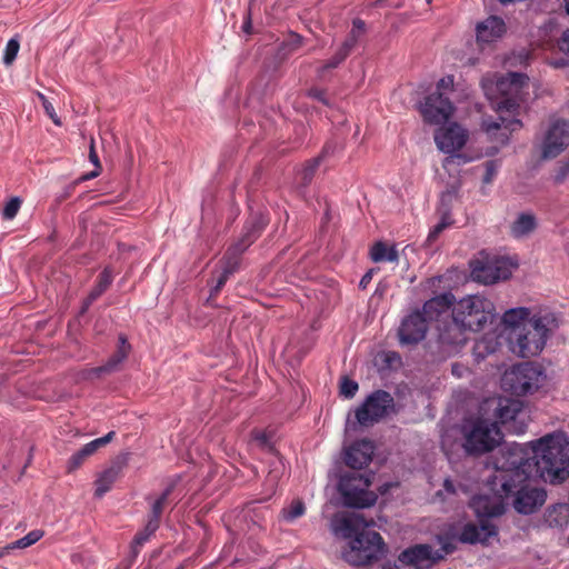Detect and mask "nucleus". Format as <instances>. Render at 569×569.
<instances>
[{"instance_id": "nucleus-12", "label": "nucleus", "mask_w": 569, "mask_h": 569, "mask_svg": "<svg viewBox=\"0 0 569 569\" xmlns=\"http://www.w3.org/2000/svg\"><path fill=\"white\" fill-rule=\"evenodd\" d=\"M370 486V475L363 476L350 472L341 476L338 490L346 506L353 508H367L373 506L377 500V495L369 490Z\"/></svg>"}, {"instance_id": "nucleus-55", "label": "nucleus", "mask_w": 569, "mask_h": 569, "mask_svg": "<svg viewBox=\"0 0 569 569\" xmlns=\"http://www.w3.org/2000/svg\"><path fill=\"white\" fill-rule=\"evenodd\" d=\"M498 150H499V149H498L497 147H493V148H491L490 150H488V151H487V154H488V156H492V154L497 153V152H498Z\"/></svg>"}, {"instance_id": "nucleus-26", "label": "nucleus", "mask_w": 569, "mask_h": 569, "mask_svg": "<svg viewBox=\"0 0 569 569\" xmlns=\"http://www.w3.org/2000/svg\"><path fill=\"white\" fill-rule=\"evenodd\" d=\"M122 473V465L114 463L111 467L103 470L97 478L94 485V496L101 498L104 496L113 486V483L120 478Z\"/></svg>"}, {"instance_id": "nucleus-36", "label": "nucleus", "mask_w": 569, "mask_h": 569, "mask_svg": "<svg viewBox=\"0 0 569 569\" xmlns=\"http://www.w3.org/2000/svg\"><path fill=\"white\" fill-rule=\"evenodd\" d=\"M559 50L566 54L565 58L552 59L549 64L553 68H563L569 66V28L562 33L559 40Z\"/></svg>"}, {"instance_id": "nucleus-34", "label": "nucleus", "mask_w": 569, "mask_h": 569, "mask_svg": "<svg viewBox=\"0 0 569 569\" xmlns=\"http://www.w3.org/2000/svg\"><path fill=\"white\" fill-rule=\"evenodd\" d=\"M170 495V488L166 489L164 492L152 503L151 515L147 522L148 532H156L159 528V519L163 510V506L168 496Z\"/></svg>"}, {"instance_id": "nucleus-54", "label": "nucleus", "mask_w": 569, "mask_h": 569, "mask_svg": "<svg viewBox=\"0 0 569 569\" xmlns=\"http://www.w3.org/2000/svg\"><path fill=\"white\" fill-rule=\"evenodd\" d=\"M242 28H243L244 32L249 33L250 32V28H251L250 20L244 21Z\"/></svg>"}, {"instance_id": "nucleus-31", "label": "nucleus", "mask_w": 569, "mask_h": 569, "mask_svg": "<svg viewBox=\"0 0 569 569\" xmlns=\"http://www.w3.org/2000/svg\"><path fill=\"white\" fill-rule=\"evenodd\" d=\"M370 258L373 262H396L399 254L396 246H387L385 242L378 241L370 249Z\"/></svg>"}, {"instance_id": "nucleus-3", "label": "nucleus", "mask_w": 569, "mask_h": 569, "mask_svg": "<svg viewBox=\"0 0 569 569\" xmlns=\"http://www.w3.org/2000/svg\"><path fill=\"white\" fill-rule=\"evenodd\" d=\"M551 321L548 316L531 315L527 307L506 310L501 325L511 352L521 358L538 356L549 339Z\"/></svg>"}, {"instance_id": "nucleus-48", "label": "nucleus", "mask_w": 569, "mask_h": 569, "mask_svg": "<svg viewBox=\"0 0 569 569\" xmlns=\"http://www.w3.org/2000/svg\"><path fill=\"white\" fill-rule=\"evenodd\" d=\"M373 272H375V270L370 269L362 276V278L359 282L360 288H362V289L367 288V286L370 283V281L372 279Z\"/></svg>"}, {"instance_id": "nucleus-44", "label": "nucleus", "mask_w": 569, "mask_h": 569, "mask_svg": "<svg viewBox=\"0 0 569 569\" xmlns=\"http://www.w3.org/2000/svg\"><path fill=\"white\" fill-rule=\"evenodd\" d=\"M485 168H486V173L483 176V183L489 184L492 182V180L497 176L498 170L500 168V162L498 160L487 161L485 164Z\"/></svg>"}, {"instance_id": "nucleus-57", "label": "nucleus", "mask_w": 569, "mask_h": 569, "mask_svg": "<svg viewBox=\"0 0 569 569\" xmlns=\"http://www.w3.org/2000/svg\"><path fill=\"white\" fill-rule=\"evenodd\" d=\"M441 445H442V448H446V446H447V440H446V438H445V437L442 438Z\"/></svg>"}, {"instance_id": "nucleus-22", "label": "nucleus", "mask_w": 569, "mask_h": 569, "mask_svg": "<svg viewBox=\"0 0 569 569\" xmlns=\"http://www.w3.org/2000/svg\"><path fill=\"white\" fill-rule=\"evenodd\" d=\"M506 32L505 21L497 17L490 16L476 27L477 41L481 44L496 42Z\"/></svg>"}, {"instance_id": "nucleus-43", "label": "nucleus", "mask_w": 569, "mask_h": 569, "mask_svg": "<svg viewBox=\"0 0 569 569\" xmlns=\"http://www.w3.org/2000/svg\"><path fill=\"white\" fill-rule=\"evenodd\" d=\"M358 388L359 386L355 380L343 378L340 383V393L350 399L357 393Z\"/></svg>"}, {"instance_id": "nucleus-9", "label": "nucleus", "mask_w": 569, "mask_h": 569, "mask_svg": "<svg viewBox=\"0 0 569 569\" xmlns=\"http://www.w3.org/2000/svg\"><path fill=\"white\" fill-rule=\"evenodd\" d=\"M480 411L490 417L497 426H507L508 431L515 435L525 433L529 416L519 400L509 398L487 399L480 406Z\"/></svg>"}, {"instance_id": "nucleus-25", "label": "nucleus", "mask_w": 569, "mask_h": 569, "mask_svg": "<svg viewBox=\"0 0 569 569\" xmlns=\"http://www.w3.org/2000/svg\"><path fill=\"white\" fill-rule=\"evenodd\" d=\"M130 351V346L127 342L124 336L119 337V347L117 351L110 357V359L106 362V365L92 368L89 371V376L99 377L102 373H109L114 371L118 366L128 357Z\"/></svg>"}, {"instance_id": "nucleus-41", "label": "nucleus", "mask_w": 569, "mask_h": 569, "mask_svg": "<svg viewBox=\"0 0 569 569\" xmlns=\"http://www.w3.org/2000/svg\"><path fill=\"white\" fill-rule=\"evenodd\" d=\"M37 97L40 100L46 114L53 121L56 126H61V120L56 113L52 103L47 99V97L41 92H37Z\"/></svg>"}, {"instance_id": "nucleus-1", "label": "nucleus", "mask_w": 569, "mask_h": 569, "mask_svg": "<svg viewBox=\"0 0 569 569\" xmlns=\"http://www.w3.org/2000/svg\"><path fill=\"white\" fill-rule=\"evenodd\" d=\"M495 468L493 489L502 497L511 498L512 507L518 513L531 515L546 502V490L530 481L533 475L532 463L520 443L505 446L496 459Z\"/></svg>"}, {"instance_id": "nucleus-35", "label": "nucleus", "mask_w": 569, "mask_h": 569, "mask_svg": "<svg viewBox=\"0 0 569 569\" xmlns=\"http://www.w3.org/2000/svg\"><path fill=\"white\" fill-rule=\"evenodd\" d=\"M306 512L305 503L297 499L293 500L289 506L284 507L281 511V517L287 522H292L296 519L303 516Z\"/></svg>"}, {"instance_id": "nucleus-39", "label": "nucleus", "mask_w": 569, "mask_h": 569, "mask_svg": "<svg viewBox=\"0 0 569 569\" xmlns=\"http://www.w3.org/2000/svg\"><path fill=\"white\" fill-rule=\"evenodd\" d=\"M20 49V43L17 38H11L6 46L4 53H3V63L7 66H10L14 59L17 58V54Z\"/></svg>"}, {"instance_id": "nucleus-40", "label": "nucleus", "mask_w": 569, "mask_h": 569, "mask_svg": "<svg viewBox=\"0 0 569 569\" xmlns=\"http://www.w3.org/2000/svg\"><path fill=\"white\" fill-rule=\"evenodd\" d=\"M365 31V22L360 19H356L353 21L352 29L350 31V34L346 39V41L342 43L345 46H348L349 49H352L356 44L358 38Z\"/></svg>"}, {"instance_id": "nucleus-10", "label": "nucleus", "mask_w": 569, "mask_h": 569, "mask_svg": "<svg viewBox=\"0 0 569 569\" xmlns=\"http://www.w3.org/2000/svg\"><path fill=\"white\" fill-rule=\"evenodd\" d=\"M469 133L467 129L456 122L437 130L435 133V142L440 151L448 154L443 161L445 167L451 164L461 166L476 159V157H468L460 152L467 143Z\"/></svg>"}, {"instance_id": "nucleus-24", "label": "nucleus", "mask_w": 569, "mask_h": 569, "mask_svg": "<svg viewBox=\"0 0 569 569\" xmlns=\"http://www.w3.org/2000/svg\"><path fill=\"white\" fill-rule=\"evenodd\" d=\"M114 437V431L108 432L101 438H97L86 443L79 451L74 452L69 460V470L72 471L79 468L84 459L93 455L98 449L109 443Z\"/></svg>"}, {"instance_id": "nucleus-29", "label": "nucleus", "mask_w": 569, "mask_h": 569, "mask_svg": "<svg viewBox=\"0 0 569 569\" xmlns=\"http://www.w3.org/2000/svg\"><path fill=\"white\" fill-rule=\"evenodd\" d=\"M338 148V144L327 143L322 150V153L320 157L309 160L305 167L299 171L298 179L302 186H307L310 183V181L313 178V174L316 172V169L318 168L320 160L323 157H327L329 153H333L336 149Z\"/></svg>"}, {"instance_id": "nucleus-2", "label": "nucleus", "mask_w": 569, "mask_h": 569, "mask_svg": "<svg viewBox=\"0 0 569 569\" xmlns=\"http://www.w3.org/2000/svg\"><path fill=\"white\" fill-rule=\"evenodd\" d=\"M481 87L491 108L498 113L497 120L485 118L481 127L492 141L505 146L511 132L521 127L517 116L529 94V78L520 72H509L506 76L491 73L482 78Z\"/></svg>"}, {"instance_id": "nucleus-32", "label": "nucleus", "mask_w": 569, "mask_h": 569, "mask_svg": "<svg viewBox=\"0 0 569 569\" xmlns=\"http://www.w3.org/2000/svg\"><path fill=\"white\" fill-rule=\"evenodd\" d=\"M44 532L42 530L36 529L28 532L24 537L0 548V556L9 555L11 550L13 549H24L28 548L36 542H38L42 537Z\"/></svg>"}, {"instance_id": "nucleus-33", "label": "nucleus", "mask_w": 569, "mask_h": 569, "mask_svg": "<svg viewBox=\"0 0 569 569\" xmlns=\"http://www.w3.org/2000/svg\"><path fill=\"white\" fill-rule=\"evenodd\" d=\"M536 228V219L532 214L521 213L511 226V233L516 238L529 234Z\"/></svg>"}, {"instance_id": "nucleus-58", "label": "nucleus", "mask_w": 569, "mask_h": 569, "mask_svg": "<svg viewBox=\"0 0 569 569\" xmlns=\"http://www.w3.org/2000/svg\"><path fill=\"white\" fill-rule=\"evenodd\" d=\"M456 370H457V365H453L452 366V372L456 373Z\"/></svg>"}, {"instance_id": "nucleus-11", "label": "nucleus", "mask_w": 569, "mask_h": 569, "mask_svg": "<svg viewBox=\"0 0 569 569\" xmlns=\"http://www.w3.org/2000/svg\"><path fill=\"white\" fill-rule=\"evenodd\" d=\"M543 379L541 369L530 362L518 363L506 370L501 377L503 390L516 396L536 391Z\"/></svg>"}, {"instance_id": "nucleus-14", "label": "nucleus", "mask_w": 569, "mask_h": 569, "mask_svg": "<svg viewBox=\"0 0 569 569\" xmlns=\"http://www.w3.org/2000/svg\"><path fill=\"white\" fill-rule=\"evenodd\" d=\"M516 267L508 258L486 254L471 262V278L482 284H492L508 279Z\"/></svg>"}, {"instance_id": "nucleus-13", "label": "nucleus", "mask_w": 569, "mask_h": 569, "mask_svg": "<svg viewBox=\"0 0 569 569\" xmlns=\"http://www.w3.org/2000/svg\"><path fill=\"white\" fill-rule=\"evenodd\" d=\"M396 412L393 397L385 390H376L355 410V418L360 426L368 427Z\"/></svg>"}, {"instance_id": "nucleus-49", "label": "nucleus", "mask_w": 569, "mask_h": 569, "mask_svg": "<svg viewBox=\"0 0 569 569\" xmlns=\"http://www.w3.org/2000/svg\"><path fill=\"white\" fill-rule=\"evenodd\" d=\"M89 158H90V161L99 169L100 168V162H99L98 154L94 151L93 142H91V146H90Z\"/></svg>"}, {"instance_id": "nucleus-37", "label": "nucleus", "mask_w": 569, "mask_h": 569, "mask_svg": "<svg viewBox=\"0 0 569 569\" xmlns=\"http://www.w3.org/2000/svg\"><path fill=\"white\" fill-rule=\"evenodd\" d=\"M350 51L351 49L348 46L342 44L335 56L319 68V74L322 77L326 71L337 68L348 57Z\"/></svg>"}, {"instance_id": "nucleus-52", "label": "nucleus", "mask_w": 569, "mask_h": 569, "mask_svg": "<svg viewBox=\"0 0 569 569\" xmlns=\"http://www.w3.org/2000/svg\"><path fill=\"white\" fill-rule=\"evenodd\" d=\"M443 487H445V490H446L448 493H455V492H456L455 485H453V482H452L451 480H449V479H446V480H445Z\"/></svg>"}, {"instance_id": "nucleus-5", "label": "nucleus", "mask_w": 569, "mask_h": 569, "mask_svg": "<svg viewBox=\"0 0 569 569\" xmlns=\"http://www.w3.org/2000/svg\"><path fill=\"white\" fill-rule=\"evenodd\" d=\"M521 446L528 452L532 472L546 482L560 483L569 477V438L563 431Z\"/></svg>"}, {"instance_id": "nucleus-59", "label": "nucleus", "mask_w": 569, "mask_h": 569, "mask_svg": "<svg viewBox=\"0 0 569 569\" xmlns=\"http://www.w3.org/2000/svg\"><path fill=\"white\" fill-rule=\"evenodd\" d=\"M129 566H127L124 569H128Z\"/></svg>"}, {"instance_id": "nucleus-20", "label": "nucleus", "mask_w": 569, "mask_h": 569, "mask_svg": "<svg viewBox=\"0 0 569 569\" xmlns=\"http://www.w3.org/2000/svg\"><path fill=\"white\" fill-rule=\"evenodd\" d=\"M479 525L466 523L459 536L458 540L462 543H487L490 538L498 535L497 527L489 519H479Z\"/></svg>"}, {"instance_id": "nucleus-60", "label": "nucleus", "mask_w": 569, "mask_h": 569, "mask_svg": "<svg viewBox=\"0 0 569 569\" xmlns=\"http://www.w3.org/2000/svg\"><path fill=\"white\" fill-rule=\"evenodd\" d=\"M3 556H0V558H2Z\"/></svg>"}, {"instance_id": "nucleus-28", "label": "nucleus", "mask_w": 569, "mask_h": 569, "mask_svg": "<svg viewBox=\"0 0 569 569\" xmlns=\"http://www.w3.org/2000/svg\"><path fill=\"white\" fill-rule=\"evenodd\" d=\"M500 346L499 337L495 332L486 333L473 346V356L477 361L493 353Z\"/></svg>"}, {"instance_id": "nucleus-4", "label": "nucleus", "mask_w": 569, "mask_h": 569, "mask_svg": "<svg viewBox=\"0 0 569 569\" xmlns=\"http://www.w3.org/2000/svg\"><path fill=\"white\" fill-rule=\"evenodd\" d=\"M375 526V521L366 520L358 512H340L331 520L333 535L351 539L350 547L343 552V558L352 566H365L378 560L385 555L382 537L375 531L363 532L365 528Z\"/></svg>"}, {"instance_id": "nucleus-15", "label": "nucleus", "mask_w": 569, "mask_h": 569, "mask_svg": "<svg viewBox=\"0 0 569 569\" xmlns=\"http://www.w3.org/2000/svg\"><path fill=\"white\" fill-rule=\"evenodd\" d=\"M441 548L439 550H433V548L429 545H416L411 548L403 550L398 560L402 565L412 566L416 569H425L429 568L435 562L445 558V556L451 553L453 551V546L443 540L442 538L438 539Z\"/></svg>"}, {"instance_id": "nucleus-17", "label": "nucleus", "mask_w": 569, "mask_h": 569, "mask_svg": "<svg viewBox=\"0 0 569 569\" xmlns=\"http://www.w3.org/2000/svg\"><path fill=\"white\" fill-rule=\"evenodd\" d=\"M569 144V121L562 119L552 120L547 130L541 152L543 159H551L561 153Z\"/></svg>"}, {"instance_id": "nucleus-7", "label": "nucleus", "mask_w": 569, "mask_h": 569, "mask_svg": "<svg viewBox=\"0 0 569 569\" xmlns=\"http://www.w3.org/2000/svg\"><path fill=\"white\" fill-rule=\"evenodd\" d=\"M460 433L461 446L465 452L470 456L490 452L502 441L500 427L481 411L480 416L462 421Z\"/></svg>"}, {"instance_id": "nucleus-46", "label": "nucleus", "mask_w": 569, "mask_h": 569, "mask_svg": "<svg viewBox=\"0 0 569 569\" xmlns=\"http://www.w3.org/2000/svg\"><path fill=\"white\" fill-rule=\"evenodd\" d=\"M154 532H148L147 526L144 529L140 532H138L133 539L132 549L134 551V555L138 552V548L141 547Z\"/></svg>"}, {"instance_id": "nucleus-47", "label": "nucleus", "mask_w": 569, "mask_h": 569, "mask_svg": "<svg viewBox=\"0 0 569 569\" xmlns=\"http://www.w3.org/2000/svg\"><path fill=\"white\" fill-rule=\"evenodd\" d=\"M569 174V161L562 164L557 173L555 174V181L556 183H561L566 180V178Z\"/></svg>"}, {"instance_id": "nucleus-16", "label": "nucleus", "mask_w": 569, "mask_h": 569, "mask_svg": "<svg viewBox=\"0 0 569 569\" xmlns=\"http://www.w3.org/2000/svg\"><path fill=\"white\" fill-rule=\"evenodd\" d=\"M266 221L263 218H259L253 222L251 227L247 228V232L244 237L232 247L229 248L227 252V259L222 271L219 273L217 278V283L212 288V293L216 295L220 291V289L224 286L229 276L233 273L238 267V256L243 252L256 239L257 233L266 226Z\"/></svg>"}, {"instance_id": "nucleus-8", "label": "nucleus", "mask_w": 569, "mask_h": 569, "mask_svg": "<svg viewBox=\"0 0 569 569\" xmlns=\"http://www.w3.org/2000/svg\"><path fill=\"white\" fill-rule=\"evenodd\" d=\"M455 78L448 74L439 79L435 91L428 94L423 102L419 104L420 113L423 120L430 124H441L447 122L455 112L453 106Z\"/></svg>"}, {"instance_id": "nucleus-53", "label": "nucleus", "mask_w": 569, "mask_h": 569, "mask_svg": "<svg viewBox=\"0 0 569 569\" xmlns=\"http://www.w3.org/2000/svg\"><path fill=\"white\" fill-rule=\"evenodd\" d=\"M98 174H99V171H98V170H96V171H92V172H89V173L83 174V176L81 177V180H82V181L90 180V179L96 178Z\"/></svg>"}, {"instance_id": "nucleus-21", "label": "nucleus", "mask_w": 569, "mask_h": 569, "mask_svg": "<svg viewBox=\"0 0 569 569\" xmlns=\"http://www.w3.org/2000/svg\"><path fill=\"white\" fill-rule=\"evenodd\" d=\"M375 452V446L369 440H360L345 451V462L352 469H361L369 465Z\"/></svg>"}, {"instance_id": "nucleus-50", "label": "nucleus", "mask_w": 569, "mask_h": 569, "mask_svg": "<svg viewBox=\"0 0 569 569\" xmlns=\"http://www.w3.org/2000/svg\"><path fill=\"white\" fill-rule=\"evenodd\" d=\"M254 439L262 446L268 445V436L264 432H261V431L254 432Z\"/></svg>"}, {"instance_id": "nucleus-42", "label": "nucleus", "mask_w": 569, "mask_h": 569, "mask_svg": "<svg viewBox=\"0 0 569 569\" xmlns=\"http://www.w3.org/2000/svg\"><path fill=\"white\" fill-rule=\"evenodd\" d=\"M21 207V199L19 197L11 198L4 206L2 216L7 220L13 219Z\"/></svg>"}, {"instance_id": "nucleus-56", "label": "nucleus", "mask_w": 569, "mask_h": 569, "mask_svg": "<svg viewBox=\"0 0 569 569\" xmlns=\"http://www.w3.org/2000/svg\"><path fill=\"white\" fill-rule=\"evenodd\" d=\"M565 9H566V12L569 14V0L565 1Z\"/></svg>"}, {"instance_id": "nucleus-18", "label": "nucleus", "mask_w": 569, "mask_h": 569, "mask_svg": "<svg viewBox=\"0 0 569 569\" xmlns=\"http://www.w3.org/2000/svg\"><path fill=\"white\" fill-rule=\"evenodd\" d=\"M490 488L493 491L492 496L479 495L471 499L470 507L479 519H488L491 517L501 516L505 512V499L497 490L493 489L492 478L489 481Z\"/></svg>"}, {"instance_id": "nucleus-45", "label": "nucleus", "mask_w": 569, "mask_h": 569, "mask_svg": "<svg viewBox=\"0 0 569 569\" xmlns=\"http://www.w3.org/2000/svg\"><path fill=\"white\" fill-rule=\"evenodd\" d=\"M451 220L449 217H442V219L430 230L428 240L432 241L438 238V236L450 226Z\"/></svg>"}, {"instance_id": "nucleus-30", "label": "nucleus", "mask_w": 569, "mask_h": 569, "mask_svg": "<svg viewBox=\"0 0 569 569\" xmlns=\"http://www.w3.org/2000/svg\"><path fill=\"white\" fill-rule=\"evenodd\" d=\"M113 280V273L109 268H104L99 274L97 284L90 291L86 300L83 301L82 312H84L90 305L97 300L111 284Z\"/></svg>"}, {"instance_id": "nucleus-19", "label": "nucleus", "mask_w": 569, "mask_h": 569, "mask_svg": "<svg viewBox=\"0 0 569 569\" xmlns=\"http://www.w3.org/2000/svg\"><path fill=\"white\" fill-rule=\"evenodd\" d=\"M427 322L420 311H416L406 317L398 330V337L401 345H416L426 337Z\"/></svg>"}, {"instance_id": "nucleus-23", "label": "nucleus", "mask_w": 569, "mask_h": 569, "mask_svg": "<svg viewBox=\"0 0 569 569\" xmlns=\"http://www.w3.org/2000/svg\"><path fill=\"white\" fill-rule=\"evenodd\" d=\"M453 296L451 293H443L431 298L426 301L422 311L420 312L426 319V322L437 321L442 313L447 312L452 305Z\"/></svg>"}, {"instance_id": "nucleus-27", "label": "nucleus", "mask_w": 569, "mask_h": 569, "mask_svg": "<svg viewBox=\"0 0 569 569\" xmlns=\"http://www.w3.org/2000/svg\"><path fill=\"white\" fill-rule=\"evenodd\" d=\"M549 527L565 528L569 526V503H557L549 507L545 513Z\"/></svg>"}, {"instance_id": "nucleus-51", "label": "nucleus", "mask_w": 569, "mask_h": 569, "mask_svg": "<svg viewBox=\"0 0 569 569\" xmlns=\"http://www.w3.org/2000/svg\"><path fill=\"white\" fill-rule=\"evenodd\" d=\"M310 96L316 98V99H318V100H320V101H322L323 103H327V100L325 98V92L321 91V90H317V89L311 90L310 91Z\"/></svg>"}, {"instance_id": "nucleus-38", "label": "nucleus", "mask_w": 569, "mask_h": 569, "mask_svg": "<svg viewBox=\"0 0 569 569\" xmlns=\"http://www.w3.org/2000/svg\"><path fill=\"white\" fill-rule=\"evenodd\" d=\"M273 468L269 471L267 476V486L271 491L274 490L281 475L283 473V465L280 458L274 457L272 461Z\"/></svg>"}, {"instance_id": "nucleus-6", "label": "nucleus", "mask_w": 569, "mask_h": 569, "mask_svg": "<svg viewBox=\"0 0 569 569\" xmlns=\"http://www.w3.org/2000/svg\"><path fill=\"white\" fill-rule=\"evenodd\" d=\"M496 308L491 300L481 295H469L452 308V321L440 330L442 343L460 346L466 342L467 331H479L495 318Z\"/></svg>"}]
</instances>
